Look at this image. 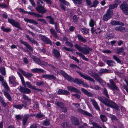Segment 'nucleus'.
Instances as JSON below:
<instances>
[{"instance_id": "1", "label": "nucleus", "mask_w": 128, "mask_h": 128, "mask_svg": "<svg viewBox=\"0 0 128 128\" xmlns=\"http://www.w3.org/2000/svg\"><path fill=\"white\" fill-rule=\"evenodd\" d=\"M102 93L106 98L102 96H98L97 97V98L98 100L106 106L114 108L116 110H118L119 108L118 105L114 102L109 99L110 97L108 93L107 90L106 88H104V89Z\"/></svg>"}, {"instance_id": "2", "label": "nucleus", "mask_w": 128, "mask_h": 128, "mask_svg": "<svg viewBox=\"0 0 128 128\" xmlns=\"http://www.w3.org/2000/svg\"><path fill=\"white\" fill-rule=\"evenodd\" d=\"M37 7L36 8V10L38 12L43 14L46 12V10L44 8V4L40 0L37 2Z\"/></svg>"}, {"instance_id": "3", "label": "nucleus", "mask_w": 128, "mask_h": 128, "mask_svg": "<svg viewBox=\"0 0 128 128\" xmlns=\"http://www.w3.org/2000/svg\"><path fill=\"white\" fill-rule=\"evenodd\" d=\"M74 46L80 52L85 54H89L90 52H92V49L90 48H84L77 44H75Z\"/></svg>"}, {"instance_id": "4", "label": "nucleus", "mask_w": 128, "mask_h": 128, "mask_svg": "<svg viewBox=\"0 0 128 128\" xmlns=\"http://www.w3.org/2000/svg\"><path fill=\"white\" fill-rule=\"evenodd\" d=\"M109 80L110 84H106L108 87L112 90H116L117 91L119 92V90L118 88L116 86L113 80L112 79H110Z\"/></svg>"}, {"instance_id": "5", "label": "nucleus", "mask_w": 128, "mask_h": 128, "mask_svg": "<svg viewBox=\"0 0 128 128\" xmlns=\"http://www.w3.org/2000/svg\"><path fill=\"white\" fill-rule=\"evenodd\" d=\"M113 11L112 10L108 9L106 13L104 14L102 17V20L104 21H107L112 16Z\"/></svg>"}, {"instance_id": "6", "label": "nucleus", "mask_w": 128, "mask_h": 128, "mask_svg": "<svg viewBox=\"0 0 128 128\" xmlns=\"http://www.w3.org/2000/svg\"><path fill=\"white\" fill-rule=\"evenodd\" d=\"M8 22L13 26H15L16 28H18L21 30H22V29L20 26V24L18 22H16L14 19L8 18Z\"/></svg>"}, {"instance_id": "7", "label": "nucleus", "mask_w": 128, "mask_h": 128, "mask_svg": "<svg viewBox=\"0 0 128 128\" xmlns=\"http://www.w3.org/2000/svg\"><path fill=\"white\" fill-rule=\"evenodd\" d=\"M121 9L126 15H128V5L125 2H124L120 6Z\"/></svg>"}, {"instance_id": "8", "label": "nucleus", "mask_w": 128, "mask_h": 128, "mask_svg": "<svg viewBox=\"0 0 128 128\" xmlns=\"http://www.w3.org/2000/svg\"><path fill=\"white\" fill-rule=\"evenodd\" d=\"M76 72L78 73L84 79L92 82L94 83L95 82V81L93 78L88 76L86 74H83L81 72H79L77 70H76Z\"/></svg>"}, {"instance_id": "9", "label": "nucleus", "mask_w": 128, "mask_h": 128, "mask_svg": "<svg viewBox=\"0 0 128 128\" xmlns=\"http://www.w3.org/2000/svg\"><path fill=\"white\" fill-rule=\"evenodd\" d=\"M60 72L67 80L70 82H73L74 78L70 76L64 71L62 70H60Z\"/></svg>"}, {"instance_id": "10", "label": "nucleus", "mask_w": 128, "mask_h": 128, "mask_svg": "<svg viewBox=\"0 0 128 128\" xmlns=\"http://www.w3.org/2000/svg\"><path fill=\"white\" fill-rule=\"evenodd\" d=\"M41 77L49 80L52 79L55 81L57 80L56 77L53 74H43L41 76Z\"/></svg>"}, {"instance_id": "11", "label": "nucleus", "mask_w": 128, "mask_h": 128, "mask_svg": "<svg viewBox=\"0 0 128 128\" xmlns=\"http://www.w3.org/2000/svg\"><path fill=\"white\" fill-rule=\"evenodd\" d=\"M70 119L72 124L76 126H78L80 125V123L79 120L76 118L71 116L70 118Z\"/></svg>"}, {"instance_id": "12", "label": "nucleus", "mask_w": 128, "mask_h": 128, "mask_svg": "<svg viewBox=\"0 0 128 128\" xmlns=\"http://www.w3.org/2000/svg\"><path fill=\"white\" fill-rule=\"evenodd\" d=\"M36 64L39 65L41 66L44 65V62L43 61H41L40 59L38 57L35 56L32 58Z\"/></svg>"}, {"instance_id": "13", "label": "nucleus", "mask_w": 128, "mask_h": 128, "mask_svg": "<svg viewBox=\"0 0 128 128\" xmlns=\"http://www.w3.org/2000/svg\"><path fill=\"white\" fill-rule=\"evenodd\" d=\"M40 38L46 44H50V45L52 44V43L50 39L45 36L43 35L41 36Z\"/></svg>"}, {"instance_id": "14", "label": "nucleus", "mask_w": 128, "mask_h": 128, "mask_svg": "<svg viewBox=\"0 0 128 128\" xmlns=\"http://www.w3.org/2000/svg\"><path fill=\"white\" fill-rule=\"evenodd\" d=\"M90 101L92 102V104L95 109L98 110L100 111V108L98 103L94 99L92 98H90Z\"/></svg>"}, {"instance_id": "15", "label": "nucleus", "mask_w": 128, "mask_h": 128, "mask_svg": "<svg viewBox=\"0 0 128 128\" xmlns=\"http://www.w3.org/2000/svg\"><path fill=\"white\" fill-rule=\"evenodd\" d=\"M20 42L24 45L26 48L28 49L31 52H33L34 51L33 48L27 42L23 41L22 40H20Z\"/></svg>"}, {"instance_id": "16", "label": "nucleus", "mask_w": 128, "mask_h": 128, "mask_svg": "<svg viewBox=\"0 0 128 128\" xmlns=\"http://www.w3.org/2000/svg\"><path fill=\"white\" fill-rule=\"evenodd\" d=\"M115 30L116 31L123 33L126 32L127 30V29L126 27L122 26L116 27L115 28Z\"/></svg>"}, {"instance_id": "17", "label": "nucleus", "mask_w": 128, "mask_h": 128, "mask_svg": "<svg viewBox=\"0 0 128 128\" xmlns=\"http://www.w3.org/2000/svg\"><path fill=\"white\" fill-rule=\"evenodd\" d=\"M19 70L25 77L27 78L28 79L33 76V74H32L29 72L26 73L25 71L21 69H19Z\"/></svg>"}, {"instance_id": "18", "label": "nucleus", "mask_w": 128, "mask_h": 128, "mask_svg": "<svg viewBox=\"0 0 128 128\" xmlns=\"http://www.w3.org/2000/svg\"><path fill=\"white\" fill-rule=\"evenodd\" d=\"M9 84H11L12 86H14L16 83V78L13 76H10L9 78Z\"/></svg>"}, {"instance_id": "19", "label": "nucleus", "mask_w": 128, "mask_h": 128, "mask_svg": "<svg viewBox=\"0 0 128 128\" xmlns=\"http://www.w3.org/2000/svg\"><path fill=\"white\" fill-rule=\"evenodd\" d=\"M78 111L82 114H85L88 116L90 117H92V114L81 109H79L78 110Z\"/></svg>"}, {"instance_id": "20", "label": "nucleus", "mask_w": 128, "mask_h": 128, "mask_svg": "<svg viewBox=\"0 0 128 128\" xmlns=\"http://www.w3.org/2000/svg\"><path fill=\"white\" fill-rule=\"evenodd\" d=\"M110 24L112 26L120 25L124 26V24L122 22L117 20H113L111 22Z\"/></svg>"}, {"instance_id": "21", "label": "nucleus", "mask_w": 128, "mask_h": 128, "mask_svg": "<svg viewBox=\"0 0 128 128\" xmlns=\"http://www.w3.org/2000/svg\"><path fill=\"white\" fill-rule=\"evenodd\" d=\"M58 94H59L68 95L70 94V92L65 90L60 89L58 91Z\"/></svg>"}, {"instance_id": "22", "label": "nucleus", "mask_w": 128, "mask_h": 128, "mask_svg": "<svg viewBox=\"0 0 128 128\" xmlns=\"http://www.w3.org/2000/svg\"><path fill=\"white\" fill-rule=\"evenodd\" d=\"M26 84L27 85L28 87V88L38 91L41 90L40 89L36 88L35 86H32L30 83L29 82H26Z\"/></svg>"}, {"instance_id": "23", "label": "nucleus", "mask_w": 128, "mask_h": 128, "mask_svg": "<svg viewBox=\"0 0 128 128\" xmlns=\"http://www.w3.org/2000/svg\"><path fill=\"white\" fill-rule=\"evenodd\" d=\"M50 32L54 38L58 39L59 38L58 34L56 32L54 29L52 28H50Z\"/></svg>"}, {"instance_id": "24", "label": "nucleus", "mask_w": 128, "mask_h": 128, "mask_svg": "<svg viewBox=\"0 0 128 128\" xmlns=\"http://www.w3.org/2000/svg\"><path fill=\"white\" fill-rule=\"evenodd\" d=\"M31 70L34 73H39L41 72L44 73L46 72L44 70L42 69L37 68L32 69Z\"/></svg>"}, {"instance_id": "25", "label": "nucleus", "mask_w": 128, "mask_h": 128, "mask_svg": "<svg viewBox=\"0 0 128 128\" xmlns=\"http://www.w3.org/2000/svg\"><path fill=\"white\" fill-rule=\"evenodd\" d=\"M24 21L27 22H29L34 24L35 25H37L38 23L34 20L33 19H30L26 18H24Z\"/></svg>"}, {"instance_id": "26", "label": "nucleus", "mask_w": 128, "mask_h": 128, "mask_svg": "<svg viewBox=\"0 0 128 128\" xmlns=\"http://www.w3.org/2000/svg\"><path fill=\"white\" fill-rule=\"evenodd\" d=\"M52 52L56 58H58L60 57V53L56 49H54L52 50Z\"/></svg>"}, {"instance_id": "27", "label": "nucleus", "mask_w": 128, "mask_h": 128, "mask_svg": "<svg viewBox=\"0 0 128 128\" xmlns=\"http://www.w3.org/2000/svg\"><path fill=\"white\" fill-rule=\"evenodd\" d=\"M76 36L79 41H81L83 43H86L87 42L86 39L83 38L82 36L80 34H78L76 35Z\"/></svg>"}, {"instance_id": "28", "label": "nucleus", "mask_w": 128, "mask_h": 128, "mask_svg": "<svg viewBox=\"0 0 128 128\" xmlns=\"http://www.w3.org/2000/svg\"><path fill=\"white\" fill-rule=\"evenodd\" d=\"M25 35L26 38L28 39L32 43L34 44H36L38 46V43L36 41L34 40L33 38H31L27 34H26Z\"/></svg>"}, {"instance_id": "29", "label": "nucleus", "mask_w": 128, "mask_h": 128, "mask_svg": "<svg viewBox=\"0 0 128 128\" xmlns=\"http://www.w3.org/2000/svg\"><path fill=\"white\" fill-rule=\"evenodd\" d=\"M67 88L68 90L71 92L77 93H78L80 92L79 90L73 86H68Z\"/></svg>"}, {"instance_id": "30", "label": "nucleus", "mask_w": 128, "mask_h": 128, "mask_svg": "<svg viewBox=\"0 0 128 128\" xmlns=\"http://www.w3.org/2000/svg\"><path fill=\"white\" fill-rule=\"evenodd\" d=\"M3 93L9 101H11L12 100L11 96L7 91L4 90Z\"/></svg>"}, {"instance_id": "31", "label": "nucleus", "mask_w": 128, "mask_h": 128, "mask_svg": "<svg viewBox=\"0 0 128 128\" xmlns=\"http://www.w3.org/2000/svg\"><path fill=\"white\" fill-rule=\"evenodd\" d=\"M73 82L74 83L82 84L83 86H85V84H84V82L81 79L76 78L74 80Z\"/></svg>"}, {"instance_id": "32", "label": "nucleus", "mask_w": 128, "mask_h": 128, "mask_svg": "<svg viewBox=\"0 0 128 128\" xmlns=\"http://www.w3.org/2000/svg\"><path fill=\"white\" fill-rule=\"evenodd\" d=\"M81 90L84 94H86V95H87V96H91L92 97L93 96V94L90 92H88V91H87L84 88H82L81 89Z\"/></svg>"}, {"instance_id": "33", "label": "nucleus", "mask_w": 128, "mask_h": 128, "mask_svg": "<svg viewBox=\"0 0 128 128\" xmlns=\"http://www.w3.org/2000/svg\"><path fill=\"white\" fill-rule=\"evenodd\" d=\"M24 106L25 108L26 107V105H24V104H14L13 105V107L17 109L21 110L22 109L23 107Z\"/></svg>"}, {"instance_id": "34", "label": "nucleus", "mask_w": 128, "mask_h": 128, "mask_svg": "<svg viewBox=\"0 0 128 128\" xmlns=\"http://www.w3.org/2000/svg\"><path fill=\"white\" fill-rule=\"evenodd\" d=\"M0 102L1 105L4 107H6L7 105V103L6 102L3 97L0 96Z\"/></svg>"}, {"instance_id": "35", "label": "nucleus", "mask_w": 128, "mask_h": 128, "mask_svg": "<svg viewBox=\"0 0 128 128\" xmlns=\"http://www.w3.org/2000/svg\"><path fill=\"white\" fill-rule=\"evenodd\" d=\"M124 50V48L122 47L118 48L115 49V52L116 53L119 54L123 52Z\"/></svg>"}, {"instance_id": "36", "label": "nucleus", "mask_w": 128, "mask_h": 128, "mask_svg": "<svg viewBox=\"0 0 128 128\" xmlns=\"http://www.w3.org/2000/svg\"><path fill=\"white\" fill-rule=\"evenodd\" d=\"M30 116L28 114L24 115L23 117V121L22 122V124L24 126L26 124L27 120L29 116Z\"/></svg>"}, {"instance_id": "37", "label": "nucleus", "mask_w": 128, "mask_h": 128, "mask_svg": "<svg viewBox=\"0 0 128 128\" xmlns=\"http://www.w3.org/2000/svg\"><path fill=\"white\" fill-rule=\"evenodd\" d=\"M17 73L19 76L20 77V78L21 80L22 84L24 87L26 86V84H25V82L23 77L19 72H18Z\"/></svg>"}, {"instance_id": "38", "label": "nucleus", "mask_w": 128, "mask_h": 128, "mask_svg": "<svg viewBox=\"0 0 128 128\" xmlns=\"http://www.w3.org/2000/svg\"><path fill=\"white\" fill-rule=\"evenodd\" d=\"M2 86L4 87L5 89L6 90V91H9L10 90V88L8 84L6 82V81L2 83Z\"/></svg>"}, {"instance_id": "39", "label": "nucleus", "mask_w": 128, "mask_h": 128, "mask_svg": "<svg viewBox=\"0 0 128 128\" xmlns=\"http://www.w3.org/2000/svg\"><path fill=\"white\" fill-rule=\"evenodd\" d=\"M1 29L4 32H8L11 31V29L10 28H6L4 26H2L1 28Z\"/></svg>"}, {"instance_id": "40", "label": "nucleus", "mask_w": 128, "mask_h": 128, "mask_svg": "<svg viewBox=\"0 0 128 128\" xmlns=\"http://www.w3.org/2000/svg\"><path fill=\"white\" fill-rule=\"evenodd\" d=\"M100 72L102 73H110V71L106 68H102L101 69Z\"/></svg>"}, {"instance_id": "41", "label": "nucleus", "mask_w": 128, "mask_h": 128, "mask_svg": "<svg viewBox=\"0 0 128 128\" xmlns=\"http://www.w3.org/2000/svg\"><path fill=\"white\" fill-rule=\"evenodd\" d=\"M46 18H48L50 19L49 22L52 24H54V20L53 18L50 16H48L46 17Z\"/></svg>"}, {"instance_id": "42", "label": "nucleus", "mask_w": 128, "mask_h": 128, "mask_svg": "<svg viewBox=\"0 0 128 128\" xmlns=\"http://www.w3.org/2000/svg\"><path fill=\"white\" fill-rule=\"evenodd\" d=\"M81 30L83 34H86L89 32V30L88 28H82L81 29Z\"/></svg>"}, {"instance_id": "43", "label": "nucleus", "mask_w": 128, "mask_h": 128, "mask_svg": "<svg viewBox=\"0 0 128 128\" xmlns=\"http://www.w3.org/2000/svg\"><path fill=\"white\" fill-rule=\"evenodd\" d=\"M106 63L108 66H114V62L112 60H108L106 61Z\"/></svg>"}, {"instance_id": "44", "label": "nucleus", "mask_w": 128, "mask_h": 128, "mask_svg": "<svg viewBox=\"0 0 128 128\" xmlns=\"http://www.w3.org/2000/svg\"><path fill=\"white\" fill-rule=\"evenodd\" d=\"M113 59L116 61L118 63L120 64H122L121 60L116 56L115 55L113 56Z\"/></svg>"}, {"instance_id": "45", "label": "nucleus", "mask_w": 128, "mask_h": 128, "mask_svg": "<svg viewBox=\"0 0 128 128\" xmlns=\"http://www.w3.org/2000/svg\"><path fill=\"white\" fill-rule=\"evenodd\" d=\"M100 118L103 122H106L107 120L106 116L104 115L101 114L100 115Z\"/></svg>"}, {"instance_id": "46", "label": "nucleus", "mask_w": 128, "mask_h": 128, "mask_svg": "<svg viewBox=\"0 0 128 128\" xmlns=\"http://www.w3.org/2000/svg\"><path fill=\"white\" fill-rule=\"evenodd\" d=\"M0 72L2 75L4 76L6 75L5 68L4 67H1L0 68Z\"/></svg>"}, {"instance_id": "47", "label": "nucleus", "mask_w": 128, "mask_h": 128, "mask_svg": "<svg viewBox=\"0 0 128 128\" xmlns=\"http://www.w3.org/2000/svg\"><path fill=\"white\" fill-rule=\"evenodd\" d=\"M50 120L48 119H46L43 122V124L44 126H49L50 124Z\"/></svg>"}, {"instance_id": "48", "label": "nucleus", "mask_w": 128, "mask_h": 128, "mask_svg": "<svg viewBox=\"0 0 128 128\" xmlns=\"http://www.w3.org/2000/svg\"><path fill=\"white\" fill-rule=\"evenodd\" d=\"M95 24V22L94 20L92 18H91L89 22V25L91 27H94Z\"/></svg>"}, {"instance_id": "49", "label": "nucleus", "mask_w": 128, "mask_h": 128, "mask_svg": "<svg viewBox=\"0 0 128 128\" xmlns=\"http://www.w3.org/2000/svg\"><path fill=\"white\" fill-rule=\"evenodd\" d=\"M110 118L112 120H116L118 122V120L117 118L115 116L112 114H110Z\"/></svg>"}, {"instance_id": "50", "label": "nucleus", "mask_w": 128, "mask_h": 128, "mask_svg": "<svg viewBox=\"0 0 128 128\" xmlns=\"http://www.w3.org/2000/svg\"><path fill=\"white\" fill-rule=\"evenodd\" d=\"M98 3L99 2L97 0H95L93 2L92 5L90 7H95Z\"/></svg>"}, {"instance_id": "51", "label": "nucleus", "mask_w": 128, "mask_h": 128, "mask_svg": "<svg viewBox=\"0 0 128 128\" xmlns=\"http://www.w3.org/2000/svg\"><path fill=\"white\" fill-rule=\"evenodd\" d=\"M22 96V98L24 100H26L28 102H30L31 101V100L26 95L23 94Z\"/></svg>"}, {"instance_id": "52", "label": "nucleus", "mask_w": 128, "mask_h": 128, "mask_svg": "<svg viewBox=\"0 0 128 128\" xmlns=\"http://www.w3.org/2000/svg\"><path fill=\"white\" fill-rule=\"evenodd\" d=\"M62 126L63 128H65L70 127V125L68 122H64L62 124Z\"/></svg>"}, {"instance_id": "53", "label": "nucleus", "mask_w": 128, "mask_h": 128, "mask_svg": "<svg viewBox=\"0 0 128 128\" xmlns=\"http://www.w3.org/2000/svg\"><path fill=\"white\" fill-rule=\"evenodd\" d=\"M18 88L20 91L22 93H24L26 88H24L22 86H20L18 87Z\"/></svg>"}, {"instance_id": "54", "label": "nucleus", "mask_w": 128, "mask_h": 128, "mask_svg": "<svg viewBox=\"0 0 128 128\" xmlns=\"http://www.w3.org/2000/svg\"><path fill=\"white\" fill-rule=\"evenodd\" d=\"M65 44L66 45L70 46V47L72 48L73 46V45L72 43L67 40Z\"/></svg>"}, {"instance_id": "55", "label": "nucleus", "mask_w": 128, "mask_h": 128, "mask_svg": "<svg viewBox=\"0 0 128 128\" xmlns=\"http://www.w3.org/2000/svg\"><path fill=\"white\" fill-rule=\"evenodd\" d=\"M118 6L116 5L114 3L113 4H110L109 6V9H114L116 8Z\"/></svg>"}, {"instance_id": "56", "label": "nucleus", "mask_w": 128, "mask_h": 128, "mask_svg": "<svg viewBox=\"0 0 128 128\" xmlns=\"http://www.w3.org/2000/svg\"><path fill=\"white\" fill-rule=\"evenodd\" d=\"M56 104L58 106L59 108H61L64 106L63 103L62 102H57L56 103Z\"/></svg>"}, {"instance_id": "57", "label": "nucleus", "mask_w": 128, "mask_h": 128, "mask_svg": "<svg viewBox=\"0 0 128 128\" xmlns=\"http://www.w3.org/2000/svg\"><path fill=\"white\" fill-rule=\"evenodd\" d=\"M74 2L75 4H81L82 0H72Z\"/></svg>"}, {"instance_id": "58", "label": "nucleus", "mask_w": 128, "mask_h": 128, "mask_svg": "<svg viewBox=\"0 0 128 128\" xmlns=\"http://www.w3.org/2000/svg\"><path fill=\"white\" fill-rule=\"evenodd\" d=\"M114 3L118 6V5L120 4L121 3V2L120 0H115L114 1Z\"/></svg>"}, {"instance_id": "59", "label": "nucleus", "mask_w": 128, "mask_h": 128, "mask_svg": "<svg viewBox=\"0 0 128 128\" xmlns=\"http://www.w3.org/2000/svg\"><path fill=\"white\" fill-rule=\"evenodd\" d=\"M59 0L60 2L67 6H68L69 4L68 2L65 0Z\"/></svg>"}, {"instance_id": "60", "label": "nucleus", "mask_w": 128, "mask_h": 128, "mask_svg": "<svg viewBox=\"0 0 128 128\" xmlns=\"http://www.w3.org/2000/svg\"><path fill=\"white\" fill-rule=\"evenodd\" d=\"M31 92L30 90L27 88H26L24 94H29Z\"/></svg>"}, {"instance_id": "61", "label": "nucleus", "mask_w": 128, "mask_h": 128, "mask_svg": "<svg viewBox=\"0 0 128 128\" xmlns=\"http://www.w3.org/2000/svg\"><path fill=\"white\" fill-rule=\"evenodd\" d=\"M15 118L17 120L22 119V116L20 115H16L15 116Z\"/></svg>"}, {"instance_id": "62", "label": "nucleus", "mask_w": 128, "mask_h": 128, "mask_svg": "<svg viewBox=\"0 0 128 128\" xmlns=\"http://www.w3.org/2000/svg\"><path fill=\"white\" fill-rule=\"evenodd\" d=\"M70 58L71 59L76 61L77 63H78L80 62V61L79 60L76 58L74 57L73 56H70Z\"/></svg>"}, {"instance_id": "63", "label": "nucleus", "mask_w": 128, "mask_h": 128, "mask_svg": "<svg viewBox=\"0 0 128 128\" xmlns=\"http://www.w3.org/2000/svg\"><path fill=\"white\" fill-rule=\"evenodd\" d=\"M36 85L38 86L42 85L44 84V82L43 81H40L38 82H36Z\"/></svg>"}, {"instance_id": "64", "label": "nucleus", "mask_w": 128, "mask_h": 128, "mask_svg": "<svg viewBox=\"0 0 128 128\" xmlns=\"http://www.w3.org/2000/svg\"><path fill=\"white\" fill-rule=\"evenodd\" d=\"M91 76L94 78L96 80L99 77L96 74H92L91 75Z\"/></svg>"}]
</instances>
